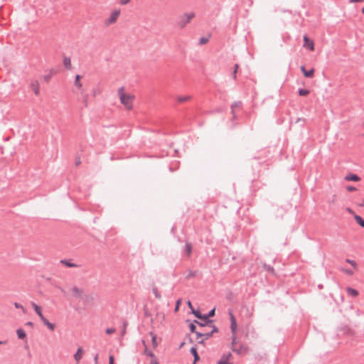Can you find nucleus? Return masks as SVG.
Segmentation results:
<instances>
[{
	"label": "nucleus",
	"mask_w": 364,
	"mask_h": 364,
	"mask_svg": "<svg viewBox=\"0 0 364 364\" xmlns=\"http://www.w3.org/2000/svg\"><path fill=\"white\" fill-rule=\"evenodd\" d=\"M346 262L353 266L355 269H357L358 264L354 260L347 259Z\"/></svg>",
	"instance_id": "26"
},
{
	"label": "nucleus",
	"mask_w": 364,
	"mask_h": 364,
	"mask_svg": "<svg viewBox=\"0 0 364 364\" xmlns=\"http://www.w3.org/2000/svg\"><path fill=\"white\" fill-rule=\"evenodd\" d=\"M200 41L202 43H205L207 42V40L202 38V39H200Z\"/></svg>",
	"instance_id": "42"
},
{
	"label": "nucleus",
	"mask_w": 364,
	"mask_h": 364,
	"mask_svg": "<svg viewBox=\"0 0 364 364\" xmlns=\"http://www.w3.org/2000/svg\"><path fill=\"white\" fill-rule=\"evenodd\" d=\"M191 99L192 97L190 95H180L176 97V101L181 104L189 102Z\"/></svg>",
	"instance_id": "8"
},
{
	"label": "nucleus",
	"mask_w": 364,
	"mask_h": 364,
	"mask_svg": "<svg viewBox=\"0 0 364 364\" xmlns=\"http://www.w3.org/2000/svg\"><path fill=\"white\" fill-rule=\"evenodd\" d=\"M82 76L80 75H77L75 78L74 85L77 88L78 90H81L82 88V83L81 82Z\"/></svg>",
	"instance_id": "11"
},
{
	"label": "nucleus",
	"mask_w": 364,
	"mask_h": 364,
	"mask_svg": "<svg viewBox=\"0 0 364 364\" xmlns=\"http://www.w3.org/2000/svg\"><path fill=\"white\" fill-rule=\"evenodd\" d=\"M127 2V1H122V4H125Z\"/></svg>",
	"instance_id": "44"
},
{
	"label": "nucleus",
	"mask_w": 364,
	"mask_h": 364,
	"mask_svg": "<svg viewBox=\"0 0 364 364\" xmlns=\"http://www.w3.org/2000/svg\"><path fill=\"white\" fill-rule=\"evenodd\" d=\"M301 70L303 72V74L305 77H310V78L314 77V71H315L314 68H311L310 70L307 71L305 69L304 66H301Z\"/></svg>",
	"instance_id": "10"
},
{
	"label": "nucleus",
	"mask_w": 364,
	"mask_h": 364,
	"mask_svg": "<svg viewBox=\"0 0 364 364\" xmlns=\"http://www.w3.org/2000/svg\"><path fill=\"white\" fill-rule=\"evenodd\" d=\"M32 306L40 319H43L45 316L43 315L41 308L35 303H32Z\"/></svg>",
	"instance_id": "13"
},
{
	"label": "nucleus",
	"mask_w": 364,
	"mask_h": 364,
	"mask_svg": "<svg viewBox=\"0 0 364 364\" xmlns=\"http://www.w3.org/2000/svg\"><path fill=\"white\" fill-rule=\"evenodd\" d=\"M41 321L51 331H53L55 329V325L50 323L46 317L41 319Z\"/></svg>",
	"instance_id": "9"
},
{
	"label": "nucleus",
	"mask_w": 364,
	"mask_h": 364,
	"mask_svg": "<svg viewBox=\"0 0 364 364\" xmlns=\"http://www.w3.org/2000/svg\"><path fill=\"white\" fill-rule=\"evenodd\" d=\"M193 314L197 317V318H202V316H200V312L198 311H195V310H193Z\"/></svg>",
	"instance_id": "31"
},
{
	"label": "nucleus",
	"mask_w": 364,
	"mask_h": 364,
	"mask_svg": "<svg viewBox=\"0 0 364 364\" xmlns=\"http://www.w3.org/2000/svg\"><path fill=\"white\" fill-rule=\"evenodd\" d=\"M191 331L194 332L195 329H196V326L193 324H191Z\"/></svg>",
	"instance_id": "39"
},
{
	"label": "nucleus",
	"mask_w": 364,
	"mask_h": 364,
	"mask_svg": "<svg viewBox=\"0 0 364 364\" xmlns=\"http://www.w3.org/2000/svg\"><path fill=\"white\" fill-rule=\"evenodd\" d=\"M30 87L36 95L40 93V85L38 80H32L30 83Z\"/></svg>",
	"instance_id": "6"
},
{
	"label": "nucleus",
	"mask_w": 364,
	"mask_h": 364,
	"mask_svg": "<svg viewBox=\"0 0 364 364\" xmlns=\"http://www.w3.org/2000/svg\"><path fill=\"white\" fill-rule=\"evenodd\" d=\"M195 16L193 13H190L185 14L183 16H182L181 21L179 23V25L181 28H183L186 26L187 23H188Z\"/></svg>",
	"instance_id": "5"
},
{
	"label": "nucleus",
	"mask_w": 364,
	"mask_h": 364,
	"mask_svg": "<svg viewBox=\"0 0 364 364\" xmlns=\"http://www.w3.org/2000/svg\"><path fill=\"white\" fill-rule=\"evenodd\" d=\"M83 350L81 348L77 350V352L74 355V358L77 363H78L82 357Z\"/></svg>",
	"instance_id": "14"
},
{
	"label": "nucleus",
	"mask_w": 364,
	"mask_h": 364,
	"mask_svg": "<svg viewBox=\"0 0 364 364\" xmlns=\"http://www.w3.org/2000/svg\"><path fill=\"white\" fill-rule=\"evenodd\" d=\"M115 332V328H109L106 329V333L107 334H112Z\"/></svg>",
	"instance_id": "29"
},
{
	"label": "nucleus",
	"mask_w": 364,
	"mask_h": 364,
	"mask_svg": "<svg viewBox=\"0 0 364 364\" xmlns=\"http://www.w3.org/2000/svg\"><path fill=\"white\" fill-rule=\"evenodd\" d=\"M346 189H347V191H348L349 192H352V191H356V188H355V187H353V186H347V187H346Z\"/></svg>",
	"instance_id": "33"
},
{
	"label": "nucleus",
	"mask_w": 364,
	"mask_h": 364,
	"mask_svg": "<svg viewBox=\"0 0 364 364\" xmlns=\"http://www.w3.org/2000/svg\"><path fill=\"white\" fill-rule=\"evenodd\" d=\"M347 211L350 214H354V212L350 208H347Z\"/></svg>",
	"instance_id": "41"
},
{
	"label": "nucleus",
	"mask_w": 364,
	"mask_h": 364,
	"mask_svg": "<svg viewBox=\"0 0 364 364\" xmlns=\"http://www.w3.org/2000/svg\"><path fill=\"white\" fill-rule=\"evenodd\" d=\"M346 181H358L360 178L355 174H348L345 177Z\"/></svg>",
	"instance_id": "15"
},
{
	"label": "nucleus",
	"mask_w": 364,
	"mask_h": 364,
	"mask_svg": "<svg viewBox=\"0 0 364 364\" xmlns=\"http://www.w3.org/2000/svg\"><path fill=\"white\" fill-rule=\"evenodd\" d=\"M152 291L154 293V294L155 295V296L157 298V299H161V294H159L158 289L156 287H154L152 289Z\"/></svg>",
	"instance_id": "27"
},
{
	"label": "nucleus",
	"mask_w": 364,
	"mask_h": 364,
	"mask_svg": "<svg viewBox=\"0 0 364 364\" xmlns=\"http://www.w3.org/2000/svg\"><path fill=\"white\" fill-rule=\"evenodd\" d=\"M149 356L151 358L150 364H159L156 358L152 352L149 353Z\"/></svg>",
	"instance_id": "21"
},
{
	"label": "nucleus",
	"mask_w": 364,
	"mask_h": 364,
	"mask_svg": "<svg viewBox=\"0 0 364 364\" xmlns=\"http://www.w3.org/2000/svg\"><path fill=\"white\" fill-rule=\"evenodd\" d=\"M238 68H239V65L237 64H236L235 65V69H234V71H233V78H234V80H235L236 77H237L236 74H237Z\"/></svg>",
	"instance_id": "28"
},
{
	"label": "nucleus",
	"mask_w": 364,
	"mask_h": 364,
	"mask_svg": "<svg viewBox=\"0 0 364 364\" xmlns=\"http://www.w3.org/2000/svg\"><path fill=\"white\" fill-rule=\"evenodd\" d=\"M16 333L20 339H24L26 337V333L22 328H18L16 331Z\"/></svg>",
	"instance_id": "18"
},
{
	"label": "nucleus",
	"mask_w": 364,
	"mask_h": 364,
	"mask_svg": "<svg viewBox=\"0 0 364 364\" xmlns=\"http://www.w3.org/2000/svg\"><path fill=\"white\" fill-rule=\"evenodd\" d=\"M214 315H215V309H213V310H211V311L209 312L208 317L213 316Z\"/></svg>",
	"instance_id": "35"
},
{
	"label": "nucleus",
	"mask_w": 364,
	"mask_h": 364,
	"mask_svg": "<svg viewBox=\"0 0 364 364\" xmlns=\"http://www.w3.org/2000/svg\"><path fill=\"white\" fill-rule=\"evenodd\" d=\"M346 274H348V275H353V272L349 269H345L343 270Z\"/></svg>",
	"instance_id": "34"
},
{
	"label": "nucleus",
	"mask_w": 364,
	"mask_h": 364,
	"mask_svg": "<svg viewBox=\"0 0 364 364\" xmlns=\"http://www.w3.org/2000/svg\"><path fill=\"white\" fill-rule=\"evenodd\" d=\"M149 352H150V351H149V350H148V349H147V348H146H146H145V349H144V353L146 355L149 356Z\"/></svg>",
	"instance_id": "37"
},
{
	"label": "nucleus",
	"mask_w": 364,
	"mask_h": 364,
	"mask_svg": "<svg viewBox=\"0 0 364 364\" xmlns=\"http://www.w3.org/2000/svg\"><path fill=\"white\" fill-rule=\"evenodd\" d=\"M191 353L194 356V361L196 362L199 359V356L197 353V350L196 348H191Z\"/></svg>",
	"instance_id": "24"
},
{
	"label": "nucleus",
	"mask_w": 364,
	"mask_h": 364,
	"mask_svg": "<svg viewBox=\"0 0 364 364\" xmlns=\"http://www.w3.org/2000/svg\"><path fill=\"white\" fill-rule=\"evenodd\" d=\"M125 332H126V328L124 327V330L122 331V334H124V333H125Z\"/></svg>",
	"instance_id": "43"
},
{
	"label": "nucleus",
	"mask_w": 364,
	"mask_h": 364,
	"mask_svg": "<svg viewBox=\"0 0 364 364\" xmlns=\"http://www.w3.org/2000/svg\"><path fill=\"white\" fill-rule=\"evenodd\" d=\"M188 306L191 309L192 311L193 310H194L191 301H188Z\"/></svg>",
	"instance_id": "36"
},
{
	"label": "nucleus",
	"mask_w": 364,
	"mask_h": 364,
	"mask_svg": "<svg viewBox=\"0 0 364 364\" xmlns=\"http://www.w3.org/2000/svg\"><path fill=\"white\" fill-rule=\"evenodd\" d=\"M28 326H31V325H32V323H31V322H28Z\"/></svg>",
	"instance_id": "45"
},
{
	"label": "nucleus",
	"mask_w": 364,
	"mask_h": 364,
	"mask_svg": "<svg viewBox=\"0 0 364 364\" xmlns=\"http://www.w3.org/2000/svg\"><path fill=\"white\" fill-rule=\"evenodd\" d=\"M80 163H81L80 159H77L76 161H75V165L78 166V165L80 164Z\"/></svg>",
	"instance_id": "38"
},
{
	"label": "nucleus",
	"mask_w": 364,
	"mask_h": 364,
	"mask_svg": "<svg viewBox=\"0 0 364 364\" xmlns=\"http://www.w3.org/2000/svg\"><path fill=\"white\" fill-rule=\"evenodd\" d=\"M232 357L231 353H228L226 355H223L221 359L218 361V364H231L230 359Z\"/></svg>",
	"instance_id": "12"
},
{
	"label": "nucleus",
	"mask_w": 364,
	"mask_h": 364,
	"mask_svg": "<svg viewBox=\"0 0 364 364\" xmlns=\"http://www.w3.org/2000/svg\"><path fill=\"white\" fill-rule=\"evenodd\" d=\"M232 348L234 351H235L237 353H241L242 352H247V348L244 346H241L240 349H235V345L234 346H232Z\"/></svg>",
	"instance_id": "23"
},
{
	"label": "nucleus",
	"mask_w": 364,
	"mask_h": 364,
	"mask_svg": "<svg viewBox=\"0 0 364 364\" xmlns=\"http://www.w3.org/2000/svg\"><path fill=\"white\" fill-rule=\"evenodd\" d=\"M121 14V9L119 8H115L112 9L109 15V16L105 20V25L106 26H109L115 23Z\"/></svg>",
	"instance_id": "3"
},
{
	"label": "nucleus",
	"mask_w": 364,
	"mask_h": 364,
	"mask_svg": "<svg viewBox=\"0 0 364 364\" xmlns=\"http://www.w3.org/2000/svg\"><path fill=\"white\" fill-rule=\"evenodd\" d=\"M304 47L309 48L311 51L314 50V43L312 40L309 39L306 36H304Z\"/></svg>",
	"instance_id": "7"
},
{
	"label": "nucleus",
	"mask_w": 364,
	"mask_h": 364,
	"mask_svg": "<svg viewBox=\"0 0 364 364\" xmlns=\"http://www.w3.org/2000/svg\"><path fill=\"white\" fill-rule=\"evenodd\" d=\"M346 291L348 294L353 297H355L358 295V291L356 289H354L351 287H348L346 289Z\"/></svg>",
	"instance_id": "17"
},
{
	"label": "nucleus",
	"mask_w": 364,
	"mask_h": 364,
	"mask_svg": "<svg viewBox=\"0 0 364 364\" xmlns=\"http://www.w3.org/2000/svg\"><path fill=\"white\" fill-rule=\"evenodd\" d=\"M230 322H231V325H230V328H231V332H232V346H234L235 345H236L237 343V321H236V318H235L234 315L232 314H230Z\"/></svg>",
	"instance_id": "4"
},
{
	"label": "nucleus",
	"mask_w": 364,
	"mask_h": 364,
	"mask_svg": "<svg viewBox=\"0 0 364 364\" xmlns=\"http://www.w3.org/2000/svg\"><path fill=\"white\" fill-rule=\"evenodd\" d=\"M117 95L120 103L124 107L125 109L130 111L134 107V101L135 95L128 92L124 87H120L117 89Z\"/></svg>",
	"instance_id": "1"
},
{
	"label": "nucleus",
	"mask_w": 364,
	"mask_h": 364,
	"mask_svg": "<svg viewBox=\"0 0 364 364\" xmlns=\"http://www.w3.org/2000/svg\"><path fill=\"white\" fill-rule=\"evenodd\" d=\"M354 218L357 223H358L361 227L364 228V220L358 215H354Z\"/></svg>",
	"instance_id": "20"
},
{
	"label": "nucleus",
	"mask_w": 364,
	"mask_h": 364,
	"mask_svg": "<svg viewBox=\"0 0 364 364\" xmlns=\"http://www.w3.org/2000/svg\"><path fill=\"white\" fill-rule=\"evenodd\" d=\"M109 364H114V358L112 355H109Z\"/></svg>",
	"instance_id": "30"
},
{
	"label": "nucleus",
	"mask_w": 364,
	"mask_h": 364,
	"mask_svg": "<svg viewBox=\"0 0 364 364\" xmlns=\"http://www.w3.org/2000/svg\"><path fill=\"white\" fill-rule=\"evenodd\" d=\"M14 306H15V307H16V308H17V309H21L23 310V312H25V309H24V308H23V307L20 304H18V303H15V304H14Z\"/></svg>",
	"instance_id": "32"
},
{
	"label": "nucleus",
	"mask_w": 364,
	"mask_h": 364,
	"mask_svg": "<svg viewBox=\"0 0 364 364\" xmlns=\"http://www.w3.org/2000/svg\"><path fill=\"white\" fill-rule=\"evenodd\" d=\"M197 274H198V272L196 271L189 270V271H188V272L186 275V279H191L192 278L196 277L197 276Z\"/></svg>",
	"instance_id": "16"
},
{
	"label": "nucleus",
	"mask_w": 364,
	"mask_h": 364,
	"mask_svg": "<svg viewBox=\"0 0 364 364\" xmlns=\"http://www.w3.org/2000/svg\"><path fill=\"white\" fill-rule=\"evenodd\" d=\"M3 343H4V342H2V341H0V345H1V344H2Z\"/></svg>",
	"instance_id": "47"
},
{
	"label": "nucleus",
	"mask_w": 364,
	"mask_h": 364,
	"mask_svg": "<svg viewBox=\"0 0 364 364\" xmlns=\"http://www.w3.org/2000/svg\"><path fill=\"white\" fill-rule=\"evenodd\" d=\"M362 12L364 14V7L362 9Z\"/></svg>",
	"instance_id": "46"
},
{
	"label": "nucleus",
	"mask_w": 364,
	"mask_h": 364,
	"mask_svg": "<svg viewBox=\"0 0 364 364\" xmlns=\"http://www.w3.org/2000/svg\"><path fill=\"white\" fill-rule=\"evenodd\" d=\"M192 252V246L191 244L187 243L185 246V252L188 257H189L191 255Z\"/></svg>",
	"instance_id": "19"
},
{
	"label": "nucleus",
	"mask_w": 364,
	"mask_h": 364,
	"mask_svg": "<svg viewBox=\"0 0 364 364\" xmlns=\"http://www.w3.org/2000/svg\"><path fill=\"white\" fill-rule=\"evenodd\" d=\"M150 336L151 337V343L154 348H156L158 343L156 342V336L152 332H150Z\"/></svg>",
	"instance_id": "22"
},
{
	"label": "nucleus",
	"mask_w": 364,
	"mask_h": 364,
	"mask_svg": "<svg viewBox=\"0 0 364 364\" xmlns=\"http://www.w3.org/2000/svg\"><path fill=\"white\" fill-rule=\"evenodd\" d=\"M309 93H310V91L309 90L300 89L299 90V95L300 96H307Z\"/></svg>",
	"instance_id": "25"
},
{
	"label": "nucleus",
	"mask_w": 364,
	"mask_h": 364,
	"mask_svg": "<svg viewBox=\"0 0 364 364\" xmlns=\"http://www.w3.org/2000/svg\"><path fill=\"white\" fill-rule=\"evenodd\" d=\"M94 360H95V364H97V363H98V355H95Z\"/></svg>",
	"instance_id": "40"
},
{
	"label": "nucleus",
	"mask_w": 364,
	"mask_h": 364,
	"mask_svg": "<svg viewBox=\"0 0 364 364\" xmlns=\"http://www.w3.org/2000/svg\"><path fill=\"white\" fill-rule=\"evenodd\" d=\"M66 295L72 299L79 300H82L85 298L84 289L75 285L70 286L68 288Z\"/></svg>",
	"instance_id": "2"
}]
</instances>
